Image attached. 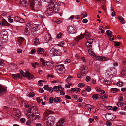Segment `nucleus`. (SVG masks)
<instances>
[{"instance_id":"f257e3e1","label":"nucleus","mask_w":126,"mask_h":126,"mask_svg":"<svg viewBox=\"0 0 126 126\" xmlns=\"http://www.w3.org/2000/svg\"><path fill=\"white\" fill-rule=\"evenodd\" d=\"M93 41V40L92 39L87 40L86 44V45L87 48H89L88 49V51L89 54L94 57H95V55L94 54V52L93 51V49L92 48L91 45V44Z\"/></svg>"},{"instance_id":"f03ea898","label":"nucleus","mask_w":126,"mask_h":126,"mask_svg":"<svg viewBox=\"0 0 126 126\" xmlns=\"http://www.w3.org/2000/svg\"><path fill=\"white\" fill-rule=\"evenodd\" d=\"M41 5V0H32L31 2V7L33 10L40 8Z\"/></svg>"},{"instance_id":"7ed1b4c3","label":"nucleus","mask_w":126,"mask_h":126,"mask_svg":"<svg viewBox=\"0 0 126 126\" xmlns=\"http://www.w3.org/2000/svg\"><path fill=\"white\" fill-rule=\"evenodd\" d=\"M91 36V34L87 30H85L84 34H82L81 33L79 36L75 38V40L76 41L78 42L80 39H82L84 37L87 39H88Z\"/></svg>"},{"instance_id":"20e7f679","label":"nucleus","mask_w":126,"mask_h":126,"mask_svg":"<svg viewBox=\"0 0 126 126\" xmlns=\"http://www.w3.org/2000/svg\"><path fill=\"white\" fill-rule=\"evenodd\" d=\"M55 121V118L52 116H49L47 119L46 124L47 126H52Z\"/></svg>"},{"instance_id":"39448f33","label":"nucleus","mask_w":126,"mask_h":126,"mask_svg":"<svg viewBox=\"0 0 126 126\" xmlns=\"http://www.w3.org/2000/svg\"><path fill=\"white\" fill-rule=\"evenodd\" d=\"M55 69L58 73L61 74L63 73L65 71L63 65L62 64L57 65L55 67Z\"/></svg>"},{"instance_id":"423d86ee","label":"nucleus","mask_w":126,"mask_h":126,"mask_svg":"<svg viewBox=\"0 0 126 126\" xmlns=\"http://www.w3.org/2000/svg\"><path fill=\"white\" fill-rule=\"evenodd\" d=\"M60 4L61 2H57L54 4V6H52L53 9L55 13H58L60 7Z\"/></svg>"},{"instance_id":"0eeeda50","label":"nucleus","mask_w":126,"mask_h":126,"mask_svg":"<svg viewBox=\"0 0 126 126\" xmlns=\"http://www.w3.org/2000/svg\"><path fill=\"white\" fill-rule=\"evenodd\" d=\"M13 115L14 116V117L16 119L19 118L20 115L19 111L17 109L15 108H13Z\"/></svg>"},{"instance_id":"6e6552de","label":"nucleus","mask_w":126,"mask_h":126,"mask_svg":"<svg viewBox=\"0 0 126 126\" xmlns=\"http://www.w3.org/2000/svg\"><path fill=\"white\" fill-rule=\"evenodd\" d=\"M33 24L32 23H28L25 29V32L26 33H29L31 31V29Z\"/></svg>"},{"instance_id":"1a4fd4ad","label":"nucleus","mask_w":126,"mask_h":126,"mask_svg":"<svg viewBox=\"0 0 126 126\" xmlns=\"http://www.w3.org/2000/svg\"><path fill=\"white\" fill-rule=\"evenodd\" d=\"M69 33L70 34L75 33L76 32V28L73 26H69L68 27Z\"/></svg>"},{"instance_id":"9d476101","label":"nucleus","mask_w":126,"mask_h":126,"mask_svg":"<svg viewBox=\"0 0 126 126\" xmlns=\"http://www.w3.org/2000/svg\"><path fill=\"white\" fill-rule=\"evenodd\" d=\"M53 11L54 12V11L53 9L52 6H51V5L47 8V10L45 12V13L47 15H51L52 14V13Z\"/></svg>"},{"instance_id":"9b49d317","label":"nucleus","mask_w":126,"mask_h":126,"mask_svg":"<svg viewBox=\"0 0 126 126\" xmlns=\"http://www.w3.org/2000/svg\"><path fill=\"white\" fill-rule=\"evenodd\" d=\"M7 91L6 89L3 86H0V95H3L6 93Z\"/></svg>"},{"instance_id":"f8f14e48","label":"nucleus","mask_w":126,"mask_h":126,"mask_svg":"<svg viewBox=\"0 0 126 126\" xmlns=\"http://www.w3.org/2000/svg\"><path fill=\"white\" fill-rule=\"evenodd\" d=\"M7 32L4 30H3L1 31L0 33L1 36L3 39H5L7 37Z\"/></svg>"},{"instance_id":"ddd939ff","label":"nucleus","mask_w":126,"mask_h":126,"mask_svg":"<svg viewBox=\"0 0 126 126\" xmlns=\"http://www.w3.org/2000/svg\"><path fill=\"white\" fill-rule=\"evenodd\" d=\"M26 115L28 118L32 121H33L35 120V115L34 113L32 114H27Z\"/></svg>"},{"instance_id":"4468645a","label":"nucleus","mask_w":126,"mask_h":126,"mask_svg":"<svg viewBox=\"0 0 126 126\" xmlns=\"http://www.w3.org/2000/svg\"><path fill=\"white\" fill-rule=\"evenodd\" d=\"M46 64L48 67L52 69L54 67L55 63L52 61L51 62L49 61L46 63Z\"/></svg>"},{"instance_id":"2eb2a0df","label":"nucleus","mask_w":126,"mask_h":126,"mask_svg":"<svg viewBox=\"0 0 126 126\" xmlns=\"http://www.w3.org/2000/svg\"><path fill=\"white\" fill-rule=\"evenodd\" d=\"M38 26L36 25L33 24L31 29L32 32H34L38 30Z\"/></svg>"},{"instance_id":"dca6fc26","label":"nucleus","mask_w":126,"mask_h":126,"mask_svg":"<svg viewBox=\"0 0 126 126\" xmlns=\"http://www.w3.org/2000/svg\"><path fill=\"white\" fill-rule=\"evenodd\" d=\"M30 0H23L22 1V5L24 6H27L29 4Z\"/></svg>"},{"instance_id":"f3484780","label":"nucleus","mask_w":126,"mask_h":126,"mask_svg":"<svg viewBox=\"0 0 126 126\" xmlns=\"http://www.w3.org/2000/svg\"><path fill=\"white\" fill-rule=\"evenodd\" d=\"M14 20L16 22H18L21 23H24V21L23 19H21L18 16L15 17Z\"/></svg>"},{"instance_id":"a211bd4d","label":"nucleus","mask_w":126,"mask_h":126,"mask_svg":"<svg viewBox=\"0 0 126 126\" xmlns=\"http://www.w3.org/2000/svg\"><path fill=\"white\" fill-rule=\"evenodd\" d=\"M45 39L47 42L51 40L52 39L50 34H46L45 37Z\"/></svg>"},{"instance_id":"6ab92c4d","label":"nucleus","mask_w":126,"mask_h":126,"mask_svg":"<svg viewBox=\"0 0 126 126\" xmlns=\"http://www.w3.org/2000/svg\"><path fill=\"white\" fill-rule=\"evenodd\" d=\"M88 68L86 66H83L81 68V70L82 71L83 74L87 73L88 71Z\"/></svg>"},{"instance_id":"aec40b11","label":"nucleus","mask_w":126,"mask_h":126,"mask_svg":"<svg viewBox=\"0 0 126 126\" xmlns=\"http://www.w3.org/2000/svg\"><path fill=\"white\" fill-rule=\"evenodd\" d=\"M56 49L52 48L51 49L50 51L49 54L51 57L55 56Z\"/></svg>"},{"instance_id":"412c9836","label":"nucleus","mask_w":126,"mask_h":126,"mask_svg":"<svg viewBox=\"0 0 126 126\" xmlns=\"http://www.w3.org/2000/svg\"><path fill=\"white\" fill-rule=\"evenodd\" d=\"M24 39L23 37H18L17 39V42L18 44L19 45H22L21 44L23 42Z\"/></svg>"},{"instance_id":"4be33fe9","label":"nucleus","mask_w":126,"mask_h":126,"mask_svg":"<svg viewBox=\"0 0 126 126\" xmlns=\"http://www.w3.org/2000/svg\"><path fill=\"white\" fill-rule=\"evenodd\" d=\"M26 77H28V79H31L33 78L34 77V76L30 73L29 72H27Z\"/></svg>"},{"instance_id":"5701e85b","label":"nucleus","mask_w":126,"mask_h":126,"mask_svg":"<svg viewBox=\"0 0 126 126\" xmlns=\"http://www.w3.org/2000/svg\"><path fill=\"white\" fill-rule=\"evenodd\" d=\"M53 90L55 91H58L60 90L61 91L62 89V88L60 85L59 86H55L53 88Z\"/></svg>"},{"instance_id":"b1692460","label":"nucleus","mask_w":126,"mask_h":126,"mask_svg":"<svg viewBox=\"0 0 126 126\" xmlns=\"http://www.w3.org/2000/svg\"><path fill=\"white\" fill-rule=\"evenodd\" d=\"M45 51L44 49L41 48H39L37 50V52L38 54H41L43 53Z\"/></svg>"},{"instance_id":"393cba45","label":"nucleus","mask_w":126,"mask_h":126,"mask_svg":"<svg viewBox=\"0 0 126 126\" xmlns=\"http://www.w3.org/2000/svg\"><path fill=\"white\" fill-rule=\"evenodd\" d=\"M54 101L56 103H59L61 102V99L60 97H56L54 98Z\"/></svg>"},{"instance_id":"a878e982","label":"nucleus","mask_w":126,"mask_h":126,"mask_svg":"<svg viewBox=\"0 0 126 126\" xmlns=\"http://www.w3.org/2000/svg\"><path fill=\"white\" fill-rule=\"evenodd\" d=\"M80 90V89L79 88H72L71 89V93L75 92L76 93L79 92Z\"/></svg>"},{"instance_id":"bb28decb","label":"nucleus","mask_w":126,"mask_h":126,"mask_svg":"<svg viewBox=\"0 0 126 126\" xmlns=\"http://www.w3.org/2000/svg\"><path fill=\"white\" fill-rule=\"evenodd\" d=\"M53 113L52 111H50L49 110H47L44 113L45 116L46 117H47L49 114H52Z\"/></svg>"},{"instance_id":"cd10ccee","label":"nucleus","mask_w":126,"mask_h":126,"mask_svg":"<svg viewBox=\"0 0 126 126\" xmlns=\"http://www.w3.org/2000/svg\"><path fill=\"white\" fill-rule=\"evenodd\" d=\"M64 122V119H62L60 120L57 124V126H63V124Z\"/></svg>"},{"instance_id":"c85d7f7f","label":"nucleus","mask_w":126,"mask_h":126,"mask_svg":"<svg viewBox=\"0 0 126 126\" xmlns=\"http://www.w3.org/2000/svg\"><path fill=\"white\" fill-rule=\"evenodd\" d=\"M116 117L113 115H110L108 117V121H112L115 119Z\"/></svg>"},{"instance_id":"c756f323","label":"nucleus","mask_w":126,"mask_h":126,"mask_svg":"<svg viewBox=\"0 0 126 126\" xmlns=\"http://www.w3.org/2000/svg\"><path fill=\"white\" fill-rule=\"evenodd\" d=\"M55 56H61L62 55V52L59 49H56Z\"/></svg>"},{"instance_id":"7c9ffc66","label":"nucleus","mask_w":126,"mask_h":126,"mask_svg":"<svg viewBox=\"0 0 126 126\" xmlns=\"http://www.w3.org/2000/svg\"><path fill=\"white\" fill-rule=\"evenodd\" d=\"M126 74V67H124L122 71L121 72V74L122 76H123L125 75Z\"/></svg>"},{"instance_id":"2f4dec72","label":"nucleus","mask_w":126,"mask_h":126,"mask_svg":"<svg viewBox=\"0 0 126 126\" xmlns=\"http://www.w3.org/2000/svg\"><path fill=\"white\" fill-rule=\"evenodd\" d=\"M84 105L87 106L86 107L89 110H91V109L93 108V107L92 106L89 104H86L85 103L84 104Z\"/></svg>"},{"instance_id":"473e14b6","label":"nucleus","mask_w":126,"mask_h":126,"mask_svg":"<svg viewBox=\"0 0 126 126\" xmlns=\"http://www.w3.org/2000/svg\"><path fill=\"white\" fill-rule=\"evenodd\" d=\"M118 18L121 23L124 24L125 23V21L123 18L121 16H119L118 17Z\"/></svg>"},{"instance_id":"72a5a7b5","label":"nucleus","mask_w":126,"mask_h":126,"mask_svg":"<svg viewBox=\"0 0 126 126\" xmlns=\"http://www.w3.org/2000/svg\"><path fill=\"white\" fill-rule=\"evenodd\" d=\"M34 45L36 46L39 44L40 43V42L38 39L37 38H35L34 40Z\"/></svg>"},{"instance_id":"f704fd0d","label":"nucleus","mask_w":126,"mask_h":126,"mask_svg":"<svg viewBox=\"0 0 126 126\" xmlns=\"http://www.w3.org/2000/svg\"><path fill=\"white\" fill-rule=\"evenodd\" d=\"M4 65V63L3 60L0 59V69H2Z\"/></svg>"},{"instance_id":"c9c22d12","label":"nucleus","mask_w":126,"mask_h":126,"mask_svg":"<svg viewBox=\"0 0 126 126\" xmlns=\"http://www.w3.org/2000/svg\"><path fill=\"white\" fill-rule=\"evenodd\" d=\"M34 111L32 109L31 107L30 108H29L28 110V112L27 114H34L33 113Z\"/></svg>"},{"instance_id":"e433bc0d","label":"nucleus","mask_w":126,"mask_h":126,"mask_svg":"<svg viewBox=\"0 0 126 126\" xmlns=\"http://www.w3.org/2000/svg\"><path fill=\"white\" fill-rule=\"evenodd\" d=\"M28 96L29 97H33L35 95L32 92H31L30 93H28L27 94Z\"/></svg>"},{"instance_id":"4c0bfd02","label":"nucleus","mask_w":126,"mask_h":126,"mask_svg":"<svg viewBox=\"0 0 126 126\" xmlns=\"http://www.w3.org/2000/svg\"><path fill=\"white\" fill-rule=\"evenodd\" d=\"M121 109L122 110H126V101L125 103H123L121 106Z\"/></svg>"},{"instance_id":"58836bf2","label":"nucleus","mask_w":126,"mask_h":126,"mask_svg":"<svg viewBox=\"0 0 126 126\" xmlns=\"http://www.w3.org/2000/svg\"><path fill=\"white\" fill-rule=\"evenodd\" d=\"M99 95L97 94H95L93 95L92 98L94 99L97 100L99 98Z\"/></svg>"},{"instance_id":"ea45409f","label":"nucleus","mask_w":126,"mask_h":126,"mask_svg":"<svg viewBox=\"0 0 126 126\" xmlns=\"http://www.w3.org/2000/svg\"><path fill=\"white\" fill-rule=\"evenodd\" d=\"M110 71H112L115 74L116 72V68L114 67H111L110 69Z\"/></svg>"},{"instance_id":"a19ab883","label":"nucleus","mask_w":126,"mask_h":126,"mask_svg":"<svg viewBox=\"0 0 126 126\" xmlns=\"http://www.w3.org/2000/svg\"><path fill=\"white\" fill-rule=\"evenodd\" d=\"M85 89L86 91L89 92L91 90V87L89 86H87L86 87H85Z\"/></svg>"},{"instance_id":"79ce46f5","label":"nucleus","mask_w":126,"mask_h":126,"mask_svg":"<svg viewBox=\"0 0 126 126\" xmlns=\"http://www.w3.org/2000/svg\"><path fill=\"white\" fill-rule=\"evenodd\" d=\"M73 78V77L72 76L69 75V76L66 79V81L68 82H69Z\"/></svg>"},{"instance_id":"37998d69","label":"nucleus","mask_w":126,"mask_h":126,"mask_svg":"<svg viewBox=\"0 0 126 126\" xmlns=\"http://www.w3.org/2000/svg\"><path fill=\"white\" fill-rule=\"evenodd\" d=\"M107 95L106 94H105L102 97V100L103 101H104L105 100V99L107 98Z\"/></svg>"},{"instance_id":"c03bdc74","label":"nucleus","mask_w":126,"mask_h":126,"mask_svg":"<svg viewBox=\"0 0 126 126\" xmlns=\"http://www.w3.org/2000/svg\"><path fill=\"white\" fill-rule=\"evenodd\" d=\"M117 85L119 87H121L123 85V83L122 82H118L117 83Z\"/></svg>"},{"instance_id":"a18cd8bd","label":"nucleus","mask_w":126,"mask_h":126,"mask_svg":"<svg viewBox=\"0 0 126 126\" xmlns=\"http://www.w3.org/2000/svg\"><path fill=\"white\" fill-rule=\"evenodd\" d=\"M27 72L26 73H25L22 70L20 71V72L21 75H22L23 77H26L27 76Z\"/></svg>"},{"instance_id":"49530a36","label":"nucleus","mask_w":126,"mask_h":126,"mask_svg":"<svg viewBox=\"0 0 126 126\" xmlns=\"http://www.w3.org/2000/svg\"><path fill=\"white\" fill-rule=\"evenodd\" d=\"M103 82L104 83H105L107 85L110 84L111 83V82L110 81H109V80H108L106 79L104 80V81H103Z\"/></svg>"},{"instance_id":"de8ad7c7","label":"nucleus","mask_w":126,"mask_h":126,"mask_svg":"<svg viewBox=\"0 0 126 126\" xmlns=\"http://www.w3.org/2000/svg\"><path fill=\"white\" fill-rule=\"evenodd\" d=\"M111 91L112 93H115L118 91V90L116 88H112L111 89Z\"/></svg>"},{"instance_id":"09e8293b","label":"nucleus","mask_w":126,"mask_h":126,"mask_svg":"<svg viewBox=\"0 0 126 126\" xmlns=\"http://www.w3.org/2000/svg\"><path fill=\"white\" fill-rule=\"evenodd\" d=\"M81 16L82 18L85 17L87 16V14L86 12H84L81 14Z\"/></svg>"},{"instance_id":"8fccbe9b","label":"nucleus","mask_w":126,"mask_h":126,"mask_svg":"<svg viewBox=\"0 0 126 126\" xmlns=\"http://www.w3.org/2000/svg\"><path fill=\"white\" fill-rule=\"evenodd\" d=\"M2 24L3 26H6L7 24V22L5 20H3L2 21Z\"/></svg>"},{"instance_id":"3c124183","label":"nucleus","mask_w":126,"mask_h":126,"mask_svg":"<svg viewBox=\"0 0 126 126\" xmlns=\"http://www.w3.org/2000/svg\"><path fill=\"white\" fill-rule=\"evenodd\" d=\"M105 2L103 4V5H102V9L105 11L106 10V4H105Z\"/></svg>"},{"instance_id":"603ef678","label":"nucleus","mask_w":126,"mask_h":126,"mask_svg":"<svg viewBox=\"0 0 126 126\" xmlns=\"http://www.w3.org/2000/svg\"><path fill=\"white\" fill-rule=\"evenodd\" d=\"M112 32L110 30H108L107 31V35L109 36H110V35L112 34Z\"/></svg>"},{"instance_id":"864d4df0","label":"nucleus","mask_w":126,"mask_h":126,"mask_svg":"<svg viewBox=\"0 0 126 126\" xmlns=\"http://www.w3.org/2000/svg\"><path fill=\"white\" fill-rule=\"evenodd\" d=\"M78 86L80 88H82L84 87L85 86L84 84L83 83H80L78 85Z\"/></svg>"},{"instance_id":"5fc2aeb1","label":"nucleus","mask_w":126,"mask_h":126,"mask_svg":"<svg viewBox=\"0 0 126 126\" xmlns=\"http://www.w3.org/2000/svg\"><path fill=\"white\" fill-rule=\"evenodd\" d=\"M62 35V33L61 32H60L59 34H57L56 38H59Z\"/></svg>"},{"instance_id":"6e6d98bb","label":"nucleus","mask_w":126,"mask_h":126,"mask_svg":"<svg viewBox=\"0 0 126 126\" xmlns=\"http://www.w3.org/2000/svg\"><path fill=\"white\" fill-rule=\"evenodd\" d=\"M71 61V60L69 59H68L66 60L64 62V64H66L69 63Z\"/></svg>"},{"instance_id":"4d7b16f0","label":"nucleus","mask_w":126,"mask_h":126,"mask_svg":"<svg viewBox=\"0 0 126 126\" xmlns=\"http://www.w3.org/2000/svg\"><path fill=\"white\" fill-rule=\"evenodd\" d=\"M102 58L101 61H105L107 60L108 59V57H102Z\"/></svg>"},{"instance_id":"13d9d810","label":"nucleus","mask_w":126,"mask_h":126,"mask_svg":"<svg viewBox=\"0 0 126 126\" xmlns=\"http://www.w3.org/2000/svg\"><path fill=\"white\" fill-rule=\"evenodd\" d=\"M31 107L33 111L35 112H36L38 110L36 109V107L35 106H32Z\"/></svg>"},{"instance_id":"bf43d9fd","label":"nucleus","mask_w":126,"mask_h":126,"mask_svg":"<svg viewBox=\"0 0 126 126\" xmlns=\"http://www.w3.org/2000/svg\"><path fill=\"white\" fill-rule=\"evenodd\" d=\"M53 100H54V99L53 97H51L49 100V102L51 103H53Z\"/></svg>"},{"instance_id":"052dcab7","label":"nucleus","mask_w":126,"mask_h":126,"mask_svg":"<svg viewBox=\"0 0 126 126\" xmlns=\"http://www.w3.org/2000/svg\"><path fill=\"white\" fill-rule=\"evenodd\" d=\"M85 91L84 90H83L81 92V94L84 97L86 96V93H85Z\"/></svg>"},{"instance_id":"680f3d73","label":"nucleus","mask_w":126,"mask_h":126,"mask_svg":"<svg viewBox=\"0 0 126 126\" xmlns=\"http://www.w3.org/2000/svg\"><path fill=\"white\" fill-rule=\"evenodd\" d=\"M40 61L42 64L44 65H45V63L44 60L43 59L41 58L40 59Z\"/></svg>"},{"instance_id":"e2e57ef3","label":"nucleus","mask_w":126,"mask_h":126,"mask_svg":"<svg viewBox=\"0 0 126 126\" xmlns=\"http://www.w3.org/2000/svg\"><path fill=\"white\" fill-rule=\"evenodd\" d=\"M99 29L100 30H101V32L102 33H103L104 32V30L103 29H104V28L103 26H101L99 28Z\"/></svg>"},{"instance_id":"0e129e2a","label":"nucleus","mask_w":126,"mask_h":126,"mask_svg":"<svg viewBox=\"0 0 126 126\" xmlns=\"http://www.w3.org/2000/svg\"><path fill=\"white\" fill-rule=\"evenodd\" d=\"M49 87L48 85H45L44 87V88L45 90H48L49 89Z\"/></svg>"},{"instance_id":"69168bd1","label":"nucleus","mask_w":126,"mask_h":126,"mask_svg":"<svg viewBox=\"0 0 126 126\" xmlns=\"http://www.w3.org/2000/svg\"><path fill=\"white\" fill-rule=\"evenodd\" d=\"M121 43V42H116L115 44V45L116 46L118 47L119 46Z\"/></svg>"},{"instance_id":"338daca9","label":"nucleus","mask_w":126,"mask_h":126,"mask_svg":"<svg viewBox=\"0 0 126 126\" xmlns=\"http://www.w3.org/2000/svg\"><path fill=\"white\" fill-rule=\"evenodd\" d=\"M20 121L22 123H24L25 121V119L24 118H22L20 119Z\"/></svg>"},{"instance_id":"774afa93","label":"nucleus","mask_w":126,"mask_h":126,"mask_svg":"<svg viewBox=\"0 0 126 126\" xmlns=\"http://www.w3.org/2000/svg\"><path fill=\"white\" fill-rule=\"evenodd\" d=\"M122 104L121 102H118L116 105L118 107L121 106V107Z\"/></svg>"}]
</instances>
